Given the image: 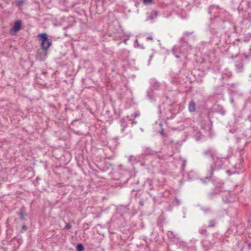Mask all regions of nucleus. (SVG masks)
<instances>
[{
  "label": "nucleus",
  "instance_id": "f257e3e1",
  "mask_svg": "<svg viewBox=\"0 0 251 251\" xmlns=\"http://www.w3.org/2000/svg\"><path fill=\"white\" fill-rule=\"evenodd\" d=\"M207 176L204 178H201L200 179L203 184H207L210 181H212L214 188L211 191L208 193V197L212 199L216 195L222 193L223 191V185L224 182L223 180L217 181L213 178V173L208 170Z\"/></svg>",
  "mask_w": 251,
  "mask_h": 251
},
{
  "label": "nucleus",
  "instance_id": "f03ea898",
  "mask_svg": "<svg viewBox=\"0 0 251 251\" xmlns=\"http://www.w3.org/2000/svg\"><path fill=\"white\" fill-rule=\"evenodd\" d=\"M181 42L180 46H175L172 50V53L177 58H180L179 54H183L186 57L188 51L192 49L191 46L188 45L186 41Z\"/></svg>",
  "mask_w": 251,
  "mask_h": 251
},
{
  "label": "nucleus",
  "instance_id": "7ed1b4c3",
  "mask_svg": "<svg viewBox=\"0 0 251 251\" xmlns=\"http://www.w3.org/2000/svg\"><path fill=\"white\" fill-rule=\"evenodd\" d=\"M150 87L147 92V96L151 102L155 101L153 93L154 90H158L160 87V83L155 78H152L150 81Z\"/></svg>",
  "mask_w": 251,
  "mask_h": 251
},
{
  "label": "nucleus",
  "instance_id": "20e7f679",
  "mask_svg": "<svg viewBox=\"0 0 251 251\" xmlns=\"http://www.w3.org/2000/svg\"><path fill=\"white\" fill-rule=\"evenodd\" d=\"M38 39L41 42V48L45 50H48L52 45V40L49 38L46 33H39L37 35Z\"/></svg>",
  "mask_w": 251,
  "mask_h": 251
},
{
  "label": "nucleus",
  "instance_id": "39448f33",
  "mask_svg": "<svg viewBox=\"0 0 251 251\" xmlns=\"http://www.w3.org/2000/svg\"><path fill=\"white\" fill-rule=\"evenodd\" d=\"M213 163L211 164L209 171L213 173L214 171L220 170L222 168L224 164L223 159L220 157H214L212 159Z\"/></svg>",
  "mask_w": 251,
  "mask_h": 251
},
{
  "label": "nucleus",
  "instance_id": "423d86ee",
  "mask_svg": "<svg viewBox=\"0 0 251 251\" xmlns=\"http://www.w3.org/2000/svg\"><path fill=\"white\" fill-rule=\"evenodd\" d=\"M23 25L22 20H18L16 21L13 26L10 29V33L12 35H15L17 32L20 31L23 27Z\"/></svg>",
  "mask_w": 251,
  "mask_h": 251
},
{
  "label": "nucleus",
  "instance_id": "0eeeda50",
  "mask_svg": "<svg viewBox=\"0 0 251 251\" xmlns=\"http://www.w3.org/2000/svg\"><path fill=\"white\" fill-rule=\"evenodd\" d=\"M248 56L245 55L244 57L241 56L235 62V66L238 73L242 72L244 70V60L247 59Z\"/></svg>",
  "mask_w": 251,
  "mask_h": 251
},
{
  "label": "nucleus",
  "instance_id": "6e6552de",
  "mask_svg": "<svg viewBox=\"0 0 251 251\" xmlns=\"http://www.w3.org/2000/svg\"><path fill=\"white\" fill-rule=\"evenodd\" d=\"M157 151L152 150L149 147L145 146L143 148L141 156L143 157H145L148 156H152L157 154Z\"/></svg>",
  "mask_w": 251,
  "mask_h": 251
},
{
  "label": "nucleus",
  "instance_id": "1a4fd4ad",
  "mask_svg": "<svg viewBox=\"0 0 251 251\" xmlns=\"http://www.w3.org/2000/svg\"><path fill=\"white\" fill-rule=\"evenodd\" d=\"M47 52L48 50H45L42 49L38 50L36 55V59L40 61H44L47 57Z\"/></svg>",
  "mask_w": 251,
  "mask_h": 251
},
{
  "label": "nucleus",
  "instance_id": "9d476101",
  "mask_svg": "<svg viewBox=\"0 0 251 251\" xmlns=\"http://www.w3.org/2000/svg\"><path fill=\"white\" fill-rule=\"evenodd\" d=\"M216 153V151L213 148H208L202 152V154L205 156H209L212 159H214Z\"/></svg>",
  "mask_w": 251,
  "mask_h": 251
},
{
  "label": "nucleus",
  "instance_id": "9b49d317",
  "mask_svg": "<svg viewBox=\"0 0 251 251\" xmlns=\"http://www.w3.org/2000/svg\"><path fill=\"white\" fill-rule=\"evenodd\" d=\"M214 109L216 112L218 113L223 116L225 115L226 114V110L225 109L219 104L216 105Z\"/></svg>",
  "mask_w": 251,
  "mask_h": 251
},
{
  "label": "nucleus",
  "instance_id": "f8f14e48",
  "mask_svg": "<svg viewBox=\"0 0 251 251\" xmlns=\"http://www.w3.org/2000/svg\"><path fill=\"white\" fill-rule=\"evenodd\" d=\"M17 214L19 216L20 219L23 221L25 218V207L24 206H22L19 211L17 213Z\"/></svg>",
  "mask_w": 251,
  "mask_h": 251
},
{
  "label": "nucleus",
  "instance_id": "ddd939ff",
  "mask_svg": "<svg viewBox=\"0 0 251 251\" xmlns=\"http://www.w3.org/2000/svg\"><path fill=\"white\" fill-rule=\"evenodd\" d=\"M232 76V74L231 72L226 70L225 72L222 75L221 77V80H223L225 79L229 78Z\"/></svg>",
  "mask_w": 251,
  "mask_h": 251
},
{
  "label": "nucleus",
  "instance_id": "4468645a",
  "mask_svg": "<svg viewBox=\"0 0 251 251\" xmlns=\"http://www.w3.org/2000/svg\"><path fill=\"white\" fill-rule=\"evenodd\" d=\"M189 111L191 112H193L196 111V104L193 100H192L189 103L188 106Z\"/></svg>",
  "mask_w": 251,
  "mask_h": 251
},
{
  "label": "nucleus",
  "instance_id": "2eb2a0df",
  "mask_svg": "<svg viewBox=\"0 0 251 251\" xmlns=\"http://www.w3.org/2000/svg\"><path fill=\"white\" fill-rule=\"evenodd\" d=\"M223 191L222 192H226V194L225 197H223V200L226 203H228L231 201L229 199L230 193L228 191H226L224 189H223Z\"/></svg>",
  "mask_w": 251,
  "mask_h": 251
},
{
  "label": "nucleus",
  "instance_id": "dca6fc26",
  "mask_svg": "<svg viewBox=\"0 0 251 251\" xmlns=\"http://www.w3.org/2000/svg\"><path fill=\"white\" fill-rule=\"evenodd\" d=\"M127 120L126 118H123L120 120L121 126L122 127V131H124V129L127 127Z\"/></svg>",
  "mask_w": 251,
  "mask_h": 251
},
{
  "label": "nucleus",
  "instance_id": "f3484780",
  "mask_svg": "<svg viewBox=\"0 0 251 251\" xmlns=\"http://www.w3.org/2000/svg\"><path fill=\"white\" fill-rule=\"evenodd\" d=\"M153 181L149 178L147 179V180L145 182V185L147 186V188L150 190H152L153 189V187L152 186Z\"/></svg>",
  "mask_w": 251,
  "mask_h": 251
},
{
  "label": "nucleus",
  "instance_id": "a211bd4d",
  "mask_svg": "<svg viewBox=\"0 0 251 251\" xmlns=\"http://www.w3.org/2000/svg\"><path fill=\"white\" fill-rule=\"evenodd\" d=\"M158 13L156 11H152L150 13V15L147 18V21L150 20H152L154 18H155L157 16Z\"/></svg>",
  "mask_w": 251,
  "mask_h": 251
},
{
  "label": "nucleus",
  "instance_id": "6ab92c4d",
  "mask_svg": "<svg viewBox=\"0 0 251 251\" xmlns=\"http://www.w3.org/2000/svg\"><path fill=\"white\" fill-rule=\"evenodd\" d=\"M111 167V164L107 163H105L104 166L102 167H99V169L102 172H106Z\"/></svg>",
  "mask_w": 251,
  "mask_h": 251
},
{
  "label": "nucleus",
  "instance_id": "aec40b11",
  "mask_svg": "<svg viewBox=\"0 0 251 251\" xmlns=\"http://www.w3.org/2000/svg\"><path fill=\"white\" fill-rule=\"evenodd\" d=\"M148 194L150 195L151 197H152L154 203L160 202V201L159 200L160 198H158V197L156 195H154L151 192H149Z\"/></svg>",
  "mask_w": 251,
  "mask_h": 251
},
{
  "label": "nucleus",
  "instance_id": "412c9836",
  "mask_svg": "<svg viewBox=\"0 0 251 251\" xmlns=\"http://www.w3.org/2000/svg\"><path fill=\"white\" fill-rule=\"evenodd\" d=\"M159 126L160 128V130L159 131V133L160 135H161L162 138H165L167 137V134L164 132V130L162 127V124L160 123L159 124Z\"/></svg>",
  "mask_w": 251,
  "mask_h": 251
},
{
  "label": "nucleus",
  "instance_id": "4be33fe9",
  "mask_svg": "<svg viewBox=\"0 0 251 251\" xmlns=\"http://www.w3.org/2000/svg\"><path fill=\"white\" fill-rule=\"evenodd\" d=\"M244 135L248 139L251 138V127L246 130L244 132Z\"/></svg>",
  "mask_w": 251,
  "mask_h": 251
},
{
  "label": "nucleus",
  "instance_id": "5701e85b",
  "mask_svg": "<svg viewBox=\"0 0 251 251\" xmlns=\"http://www.w3.org/2000/svg\"><path fill=\"white\" fill-rule=\"evenodd\" d=\"M76 251H84L85 248L83 245L81 243H78L76 246Z\"/></svg>",
  "mask_w": 251,
  "mask_h": 251
},
{
  "label": "nucleus",
  "instance_id": "b1692460",
  "mask_svg": "<svg viewBox=\"0 0 251 251\" xmlns=\"http://www.w3.org/2000/svg\"><path fill=\"white\" fill-rule=\"evenodd\" d=\"M193 31L191 32H188L186 31L184 32L182 37L181 38V41H186L185 38L186 37L190 35L191 34H192Z\"/></svg>",
  "mask_w": 251,
  "mask_h": 251
},
{
  "label": "nucleus",
  "instance_id": "393cba45",
  "mask_svg": "<svg viewBox=\"0 0 251 251\" xmlns=\"http://www.w3.org/2000/svg\"><path fill=\"white\" fill-rule=\"evenodd\" d=\"M217 224V221L215 220H210L209 222V225L208 226V227H214Z\"/></svg>",
  "mask_w": 251,
  "mask_h": 251
},
{
  "label": "nucleus",
  "instance_id": "a878e982",
  "mask_svg": "<svg viewBox=\"0 0 251 251\" xmlns=\"http://www.w3.org/2000/svg\"><path fill=\"white\" fill-rule=\"evenodd\" d=\"M139 203L140 205H141V206H144L145 205H147L149 204V203L148 202L147 199H146V200L142 199V200H141L139 201Z\"/></svg>",
  "mask_w": 251,
  "mask_h": 251
},
{
  "label": "nucleus",
  "instance_id": "bb28decb",
  "mask_svg": "<svg viewBox=\"0 0 251 251\" xmlns=\"http://www.w3.org/2000/svg\"><path fill=\"white\" fill-rule=\"evenodd\" d=\"M199 233L201 234L205 235V236H208L207 231L206 229H205V228H202V229H200Z\"/></svg>",
  "mask_w": 251,
  "mask_h": 251
},
{
  "label": "nucleus",
  "instance_id": "cd10ccee",
  "mask_svg": "<svg viewBox=\"0 0 251 251\" xmlns=\"http://www.w3.org/2000/svg\"><path fill=\"white\" fill-rule=\"evenodd\" d=\"M25 0H18L16 1V5L18 7L22 6L25 3Z\"/></svg>",
  "mask_w": 251,
  "mask_h": 251
},
{
  "label": "nucleus",
  "instance_id": "c85d7f7f",
  "mask_svg": "<svg viewBox=\"0 0 251 251\" xmlns=\"http://www.w3.org/2000/svg\"><path fill=\"white\" fill-rule=\"evenodd\" d=\"M91 224V222H90L89 224L87 223H84L82 225V228L84 229V230H86L88 229L89 228V226Z\"/></svg>",
  "mask_w": 251,
  "mask_h": 251
},
{
  "label": "nucleus",
  "instance_id": "c756f323",
  "mask_svg": "<svg viewBox=\"0 0 251 251\" xmlns=\"http://www.w3.org/2000/svg\"><path fill=\"white\" fill-rule=\"evenodd\" d=\"M156 195L158 197V198H161L164 197V194L163 192H158Z\"/></svg>",
  "mask_w": 251,
  "mask_h": 251
},
{
  "label": "nucleus",
  "instance_id": "7c9ffc66",
  "mask_svg": "<svg viewBox=\"0 0 251 251\" xmlns=\"http://www.w3.org/2000/svg\"><path fill=\"white\" fill-rule=\"evenodd\" d=\"M214 8H215V6H214V5H211V6L208 8V13H209V14H210L212 13V10H213V9H214Z\"/></svg>",
  "mask_w": 251,
  "mask_h": 251
},
{
  "label": "nucleus",
  "instance_id": "2f4dec72",
  "mask_svg": "<svg viewBox=\"0 0 251 251\" xmlns=\"http://www.w3.org/2000/svg\"><path fill=\"white\" fill-rule=\"evenodd\" d=\"M66 225L64 228H66L67 229H70L72 227V225L70 224L66 223Z\"/></svg>",
  "mask_w": 251,
  "mask_h": 251
},
{
  "label": "nucleus",
  "instance_id": "473e14b6",
  "mask_svg": "<svg viewBox=\"0 0 251 251\" xmlns=\"http://www.w3.org/2000/svg\"><path fill=\"white\" fill-rule=\"evenodd\" d=\"M21 232H23V231H26L27 230V227L25 225H24L21 228Z\"/></svg>",
  "mask_w": 251,
  "mask_h": 251
},
{
  "label": "nucleus",
  "instance_id": "72a5a7b5",
  "mask_svg": "<svg viewBox=\"0 0 251 251\" xmlns=\"http://www.w3.org/2000/svg\"><path fill=\"white\" fill-rule=\"evenodd\" d=\"M144 3L146 4H149L152 3L153 0H143Z\"/></svg>",
  "mask_w": 251,
  "mask_h": 251
},
{
  "label": "nucleus",
  "instance_id": "f704fd0d",
  "mask_svg": "<svg viewBox=\"0 0 251 251\" xmlns=\"http://www.w3.org/2000/svg\"><path fill=\"white\" fill-rule=\"evenodd\" d=\"M162 113L161 110V105H158V114L160 115Z\"/></svg>",
  "mask_w": 251,
  "mask_h": 251
},
{
  "label": "nucleus",
  "instance_id": "c9c22d12",
  "mask_svg": "<svg viewBox=\"0 0 251 251\" xmlns=\"http://www.w3.org/2000/svg\"><path fill=\"white\" fill-rule=\"evenodd\" d=\"M130 177H128L127 178H126V180H125V181H123V182H122V184H123V185H125V184H126L127 183V181L130 179ZM121 181H122V179L121 180ZM120 183H122V181H121V182H120Z\"/></svg>",
  "mask_w": 251,
  "mask_h": 251
},
{
  "label": "nucleus",
  "instance_id": "e433bc0d",
  "mask_svg": "<svg viewBox=\"0 0 251 251\" xmlns=\"http://www.w3.org/2000/svg\"><path fill=\"white\" fill-rule=\"evenodd\" d=\"M137 47L138 48H140L141 49H145L144 46L142 45L138 44V46Z\"/></svg>",
  "mask_w": 251,
  "mask_h": 251
},
{
  "label": "nucleus",
  "instance_id": "4c0bfd02",
  "mask_svg": "<svg viewBox=\"0 0 251 251\" xmlns=\"http://www.w3.org/2000/svg\"><path fill=\"white\" fill-rule=\"evenodd\" d=\"M133 159H136V158H134V157L133 156H130L129 158V160L130 161H131Z\"/></svg>",
  "mask_w": 251,
  "mask_h": 251
},
{
  "label": "nucleus",
  "instance_id": "58836bf2",
  "mask_svg": "<svg viewBox=\"0 0 251 251\" xmlns=\"http://www.w3.org/2000/svg\"><path fill=\"white\" fill-rule=\"evenodd\" d=\"M153 56V54H151V55H150V59H149V64H150V62H151V59L152 58Z\"/></svg>",
  "mask_w": 251,
  "mask_h": 251
},
{
  "label": "nucleus",
  "instance_id": "ea45409f",
  "mask_svg": "<svg viewBox=\"0 0 251 251\" xmlns=\"http://www.w3.org/2000/svg\"><path fill=\"white\" fill-rule=\"evenodd\" d=\"M113 110L114 111V113L115 114L116 117L115 118H113V119H114V118H118L119 117L118 115H117L116 112H115V109L114 108H113Z\"/></svg>",
  "mask_w": 251,
  "mask_h": 251
},
{
  "label": "nucleus",
  "instance_id": "a19ab883",
  "mask_svg": "<svg viewBox=\"0 0 251 251\" xmlns=\"http://www.w3.org/2000/svg\"><path fill=\"white\" fill-rule=\"evenodd\" d=\"M247 120L251 122V116L249 115L248 116Z\"/></svg>",
  "mask_w": 251,
  "mask_h": 251
},
{
  "label": "nucleus",
  "instance_id": "79ce46f5",
  "mask_svg": "<svg viewBox=\"0 0 251 251\" xmlns=\"http://www.w3.org/2000/svg\"><path fill=\"white\" fill-rule=\"evenodd\" d=\"M147 40H153V38L152 37V36H149L147 38Z\"/></svg>",
  "mask_w": 251,
  "mask_h": 251
},
{
  "label": "nucleus",
  "instance_id": "37998d69",
  "mask_svg": "<svg viewBox=\"0 0 251 251\" xmlns=\"http://www.w3.org/2000/svg\"><path fill=\"white\" fill-rule=\"evenodd\" d=\"M48 74V72L47 71H42V74L43 75H46Z\"/></svg>",
  "mask_w": 251,
  "mask_h": 251
},
{
  "label": "nucleus",
  "instance_id": "c03bdc74",
  "mask_svg": "<svg viewBox=\"0 0 251 251\" xmlns=\"http://www.w3.org/2000/svg\"><path fill=\"white\" fill-rule=\"evenodd\" d=\"M176 201H177V204L179 205L180 204V201L177 199H176Z\"/></svg>",
  "mask_w": 251,
  "mask_h": 251
},
{
  "label": "nucleus",
  "instance_id": "a18cd8bd",
  "mask_svg": "<svg viewBox=\"0 0 251 251\" xmlns=\"http://www.w3.org/2000/svg\"><path fill=\"white\" fill-rule=\"evenodd\" d=\"M247 35H248V36L249 37V38H251V33H248L247 34Z\"/></svg>",
  "mask_w": 251,
  "mask_h": 251
},
{
  "label": "nucleus",
  "instance_id": "49530a36",
  "mask_svg": "<svg viewBox=\"0 0 251 251\" xmlns=\"http://www.w3.org/2000/svg\"><path fill=\"white\" fill-rule=\"evenodd\" d=\"M134 44H137V46H138V44H139L138 42V39H136L135 41V43Z\"/></svg>",
  "mask_w": 251,
  "mask_h": 251
},
{
  "label": "nucleus",
  "instance_id": "de8ad7c7",
  "mask_svg": "<svg viewBox=\"0 0 251 251\" xmlns=\"http://www.w3.org/2000/svg\"><path fill=\"white\" fill-rule=\"evenodd\" d=\"M238 57L237 54L235 55V56H234L233 55H232L231 56V57L232 58H234V57Z\"/></svg>",
  "mask_w": 251,
  "mask_h": 251
},
{
  "label": "nucleus",
  "instance_id": "09e8293b",
  "mask_svg": "<svg viewBox=\"0 0 251 251\" xmlns=\"http://www.w3.org/2000/svg\"><path fill=\"white\" fill-rule=\"evenodd\" d=\"M207 118L209 119V120H210V118H209V112H208L207 113Z\"/></svg>",
  "mask_w": 251,
  "mask_h": 251
},
{
  "label": "nucleus",
  "instance_id": "8fccbe9b",
  "mask_svg": "<svg viewBox=\"0 0 251 251\" xmlns=\"http://www.w3.org/2000/svg\"><path fill=\"white\" fill-rule=\"evenodd\" d=\"M106 113H107V114L109 115V116L110 117H111H111H112V115H111H111H109V111H106Z\"/></svg>",
  "mask_w": 251,
  "mask_h": 251
},
{
  "label": "nucleus",
  "instance_id": "3c124183",
  "mask_svg": "<svg viewBox=\"0 0 251 251\" xmlns=\"http://www.w3.org/2000/svg\"><path fill=\"white\" fill-rule=\"evenodd\" d=\"M234 29L235 32H237L236 31V27L235 25H233Z\"/></svg>",
  "mask_w": 251,
  "mask_h": 251
},
{
  "label": "nucleus",
  "instance_id": "603ef678",
  "mask_svg": "<svg viewBox=\"0 0 251 251\" xmlns=\"http://www.w3.org/2000/svg\"><path fill=\"white\" fill-rule=\"evenodd\" d=\"M77 121H78L77 120H75L73 121L72 124H74V123H75V122H76Z\"/></svg>",
  "mask_w": 251,
  "mask_h": 251
}]
</instances>
